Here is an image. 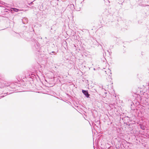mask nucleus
<instances>
[{
    "label": "nucleus",
    "mask_w": 149,
    "mask_h": 149,
    "mask_svg": "<svg viewBox=\"0 0 149 149\" xmlns=\"http://www.w3.org/2000/svg\"><path fill=\"white\" fill-rule=\"evenodd\" d=\"M82 92L86 97H89V95L88 94V92L87 91L82 90Z\"/></svg>",
    "instance_id": "1"
},
{
    "label": "nucleus",
    "mask_w": 149,
    "mask_h": 149,
    "mask_svg": "<svg viewBox=\"0 0 149 149\" xmlns=\"http://www.w3.org/2000/svg\"><path fill=\"white\" fill-rule=\"evenodd\" d=\"M19 10L18 9H14V11L16 12H17Z\"/></svg>",
    "instance_id": "2"
},
{
    "label": "nucleus",
    "mask_w": 149,
    "mask_h": 149,
    "mask_svg": "<svg viewBox=\"0 0 149 149\" xmlns=\"http://www.w3.org/2000/svg\"><path fill=\"white\" fill-rule=\"evenodd\" d=\"M108 70H109V73L110 74H111V70L109 69Z\"/></svg>",
    "instance_id": "3"
}]
</instances>
